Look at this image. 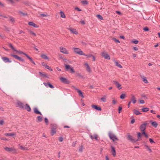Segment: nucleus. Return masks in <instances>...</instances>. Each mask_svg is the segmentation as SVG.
<instances>
[{
	"label": "nucleus",
	"instance_id": "nucleus-62",
	"mask_svg": "<svg viewBox=\"0 0 160 160\" xmlns=\"http://www.w3.org/2000/svg\"><path fill=\"white\" fill-rule=\"evenodd\" d=\"M59 140L60 142H62V141L63 139L62 137H60L59 138Z\"/></svg>",
	"mask_w": 160,
	"mask_h": 160
},
{
	"label": "nucleus",
	"instance_id": "nucleus-48",
	"mask_svg": "<svg viewBox=\"0 0 160 160\" xmlns=\"http://www.w3.org/2000/svg\"><path fill=\"white\" fill-rule=\"evenodd\" d=\"M83 148L82 146H81V147H80L79 151V152H82L83 151Z\"/></svg>",
	"mask_w": 160,
	"mask_h": 160
},
{
	"label": "nucleus",
	"instance_id": "nucleus-22",
	"mask_svg": "<svg viewBox=\"0 0 160 160\" xmlns=\"http://www.w3.org/2000/svg\"><path fill=\"white\" fill-rule=\"evenodd\" d=\"M24 109L26 110L28 112H30L31 111V108L29 106V105L27 104H26L25 106H24Z\"/></svg>",
	"mask_w": 160,
	"mask_h": 160
},
{
	"label": "nucleus",
	"instance_id": "nucleus-3",
	"mask_svg": "<svg viewBox=\"0 0 160 160\" xmlns=\"http://www.w3.org/2000/svg\"><path fill=\"white\" fill-rule=\"evenodd\" d=\"M60 51L61 52L64 54H69V52L66 48L60 47H59Z\"/></svg>",
	"mask_w": 160,
	"mask_h": 160
},
{
	"label": "nucleus",
	"instance_id": "nucleus-63",
	"mask_svg": "<svg viewBox=\"0 0 160 160\" xmlns=\"http://www.w3.org/2000/svg\"><path fill=\"white\" fill-rule=\"evenodd\" d=\"M91 57L92 58L93 60V61H95V60H96V58H95V57L93 55H92V56Z\"/></svg>",
	"mask_w": 160,
	"mask_h": 160
},
{
	"label": "nucleus",
	"instance_id": "nucleus-18",
	"mask_svg": "<svg viewBox=\"0 0 160 160\" xmlns=\"http://www.w3.org/2000/svg\"><path fill=\"white\" fill-rule=\"evenodd\" d=\"M4 148L5 150L8 152H13L15 151V149L13 148H10L8 147H4Z\"/></svg>",
	"mask_w": 160,
	"mask_h": 160
},
{
	"label": "nucleus",
	"instance_id": "nucleus-27",
	"mask_svg": "<svg viewBox=\"0 0 160 160\" xmlns=\"http://www.w3.org/2000/svg\"><path fill=\"white\" fill-rule=\"evenodd\" d=\"M150 122L151 123V125L155 128H156L157 127L158 124L156 122L150 121Z\"/></svg>",
	"mask_w": 160,
	"mask_h": 160
},
{
	"label": "nucleus",
	"instance_id": "nucleus-7",
	"mask_svg": "<svg viewBox=\"0 0 160 160\" xmlns=\"http://www.w3.org/2000/svg\"><path fill=\"white\" fill-rule=\"evenodd\" d=\"M128 139L130 140L131 141L133 142H136L137 141H139L138 139L136 140L133 138V137L129 134H128L127 136Z\"/></svg>",
	"mask_w": 160,
	"mask_h": 160
},
{
	"label": "nucleus",
	"instance_id": "nucleus-56",
	"mask_svg": "<svg viewBox=\"0 0 160 160\" xmlns=\"http://www.w3.org/2000/svg\"><path fill=\"white\" fill-rule=\"evenodd\" d=\"M132 42L135 43V44H137L138 42V41L137 40H134V41H132Z\"/></svg>",
	"mask_w": 160,
	"mask_h": 160
},
{
	"label": "nucleus",
	"instance_id": "nucleus-14",
	"mask_svg": "<svg viewBox=\"0 0 160 160\" xmlns=\"http://www.w3.org/2000/svg\"><path fill=\"white\" fill-rule=\"evenodd\" d=\"M113 82L118 89H120L122 88L121 85L118 81H114Z\"/></svg>",
	"mask_w": 160,
	"mask_h": 160
},
{
	"label": "nucleus",
	"instance_id": "nucleus-29",
	"mask_svg": "<svg viewBox=\"0 0 160 160\" xmlns=\"http://www.w3.org/2000/svg\"><path fill=\"white\" fill-rule=\"evenodd\" d=\"M114 62L115 63L116 65V66H117V67H118L119 68H122V66L120 63H119L118 62V61H114Z\"/></svg>",
	"mask_w": 160,
	"mask_h": 160
},
{
	"label": "nucleus",
	"instance_id": "nucleus-23",
	"mask_svg": "<svg viewBox=\"0 0 160 160\" xmlns=\"http://www.w3.org/2000/svg\"><path fill=\"white\" fill-rule=\"evenodd\" d=\"M4 135L7 136H13L16 135V133L14 132H12L11 133H6L4 134Z\"/></svg>",
	"mask_w": 160,
	"mask_h": 160
},
{
	"label": "nucleus",
	"instance_id": "nucleus-57",
	"mask_svg": "<svg viewBox=\"0 0 160 160\" xmlns=\"http://www.w3.org/2000/svg\"><path fill=\"white\" fill-rule=\"evenodd\" d=\"M16 51L20 54H23L24 55V54H26L25 53H24L23 52L21 51H17L16 50Z\"/></svg>",
	"mask_w": 160,
	"mask_h": 160
},
{
	"label": "nucleus",
	"instance_id": "nucleus-12",
	"mask_svg": "<svg viewBox=\"0 0 160 160\" xmlns=\"http://www.w3.org/2000/svg\"><path fill=\"white\" fill-rule=\"evenodd\" d=\"M60 79L62 82L65 84H68L69 83V82L64 78L61 77L60 78Z\"/></svg>",
	"mask_w": 160,
	"mask_h": 160
},
{
	"label": "nucleus",
	"instance_id": "nucleus-16",
	"mask_svg": "<svg viewBox=\"0 0 160 160\" xmlns=\"http://www.w3.org/2000/svg\"><path fill=\"white\" fill-rule=\"evenodd\" d=\"M2 59L5 63L11 62H12L10 60L9 58L7 57H3L2 58Z\"/></svg>",
	"mask_w": 160,
	"mask_h": 160
},
{
	"label": "nucleus",
	"instance_id": "nucleus-9",
	"mask_svg": "<svg viewBox=\"0 0 160 160\" xmlns=\"http://www.w3.org/2000/svg\"><path fill=\"white\" fill-rule=\"evenodd\" d=\"M111 152L113 157H115L116 156V152L115 150V148L112 146H111Z\"/></svg>",
	"mask_w": 160,
	"mask_h": 160
},
{
	"label": "nucleus",
	"instance_id": "nucleus-31",
	"mask_svg": "<svg viewBox=\"0 0 160 160\" xmlns=\"http://www.w3.org/2000/svg\"><path fill=\"white\" fill-rule=\"evenodd\" d=\"M133 113L135 114L138 115L141 114V113L139 112V111L137 110H134L133 111Z\"/></svg>",
	"mask_w": 160,
	"mask_h": 160
},
{
	"label": "nucleus",
	"instance_id": "nucleus-43",
	"mask_svg": "<svg viewBox=\"0 0 160 160\" xmlns=\"http://www.w3.org/2000/svg\"><path fill=\"white\" fill-rule=\"evenodd\" d=\"M126 97V94H122L121 95L120 98L121 99H123L125 98Z\"/></svg>",
	"mask_w": 160,
	"mask_h": 160
},
{
	"label": "nucleus",
	"instance_id": "nucleus-44",
	"mask_svg": "<svg viewBox=\"0 0 160 160\" xmlns=\"http://www.w3.org/2000/svg\"><path fill=\"white\" fill-rule=\"evenodd\" d=\"M142 110L143 112H146L149 110V108H142Z\"/></svg>",
	"mask_w": 160,
	"mask_h": 160
},
{
	"label": "nucleus",
	"instance_id": "nucleus-50",
	"mask_svg": "<svg viewBox=\"0 0 160 160\" xmlns=\"http://www.w3.org/2000/svg\"><path fill=\"white\" fill-rule=\"evenodd\" d=\"M48 86L51 88H54V87L53 85H52V84H51L50 83L48 82Z\"/></svg>",
	"mask_w": 160,
	"mask_h": 160
},
{
	"label": "nucleus",
	"instance_id": "nucleus-52",
	"mask_svg": "<svg viewBox=\"0 0 160 160\" xmlns=\"http://www.w3.org/2000/svg\"><path fill=\"white\" fill-rule=\"evenodd\" d=\"M45 122L46 124V125H48V118H45Z\"/></svg>",
	"mask_w": 160,
	"mask_h": 160
},
{
	"label": "nucleus",
	"instance_id": "nucleus-11",
	"mask_svg": "<svg viewBox=\"0 0 160 160\" xmlns=\"http://www.w3.org/2000/svg\"><path fill=\"white\" fill-rule=\"evenodd\" d=\"M109 137L110 138L112 139L113 141H118V139L117 138V137L114 135L109 134Z\"/></svg>",
	"mask_w": 160,
	"mask_h": 160
},
{
	"label": "nucleus",
	"instance_id": "nucleus-55",
	"mask_svg": "<svg viewBox=\"0 0 160 160\" xmlns=\"http://www.w3.org/2000/svg\"><path fill=\"white\" fill-rule=\"evenodd\" d=\"M143 30L145 31H149V28L147 27H146L143 28Z\"/></svg>",
	"mask_w": 160,
	"mask_h": 160
},
{
	"label": "nucleus",
	"instance_id": "nucleus-1",
	"mask_svg": "<svg viewBox=\"0 0 160 160\" xmlns=\"http://www.w3.org/2000/svg\"><path fill=\"white\" fill-rule=\"evenodd\" d=\"M51 134L52 136H53L54 134L56 133V129L57 128V126L56 124H51Z\"/></svg>",
	"mask_w": 160,
	"mask_h": 160
},
{
	"label": "nucleus",
	"instance_id": "nucleus-42",
	"mask_svg": "<svg viewBox=\"0 0 160 160\" xmlns=\"http://www.w3.org/2000/svg\"><path fill=\"white\" fill-rule=\"evenodd\" d=\"M40 16H42V17H47V16H49L48 15V14L47 13H44L41 14H40Z\"/></svg>",
	"mask_w": 160,
	"mask_h": 160
},
{
	"label": "nucleus",
	"instance_id": "nucleus-19",
	"mask_svg": "<svg viewBox=\"0 0 160 160\" xmlns=\"http://www.w3.org/2000/svg\"><path fill=\"white\" fill-rule=\"evenodd\" d=\"M11 56L14 58H16L17 59L19 60L20 61H21L23 62H24V60L23 59H22L20 57H18V56H17V55L11 54Z\"/></svg>",
	"mask_w": 160,
	"mask_h": 160
},
{
	"label": "nucleus",
	"instance_id": "nucleus-40",
	"mask_svg": "<svg viewBox=\"0 0 160 160\" xmlns=\"http://www.w3.org/2000/svg\"><path fill=\"white\" fill-rule=\"evenodd\" d=\"M60 14H61V17L62 18H65V17H66L65 15L63 12H62V11L60 12Z\"/></svg>",
	"mask_w": 160,
	"mask_h": 160
},
{
	"label": "nucleus",
	"instance_id": "nucleus-4",
	"mask_svg": "<svg viewBox=\"0 0 160 160\" xmlns=\"http://www.w3.org/2000/svg\"><path fill=\"white\" fill-rule=\"evenodd\" d=\"M65 67L67 70L68 71L69 70H70L71 72V73H73L75 72V70L73 69V68L71 67L70 65H65Z\"/></svg>",
	"mask_w": 160,
	"mask_h": 160
},
{
	"label": "nucleus",
	"instance_id": "nucleus-30",
	"mask_svg": "<svg viewBox=\"0 0 160 160\" xmlns=\"http://www.w3.org/2000/svg\"><path fill=\"white\" fill-rule=\"evenodd\" d=\"M41 57L44 59L49 60V58L46 56V55L44 54H41Z\"/></svg>",
	"mask_w": 160,
	"mask_h": 160
},
{
	"label": "nucleus",
	"instance_id": "nucleus-6",
	"mask_svg": "<svg viewBox=\"0 0 160 160\" xmlns=\"http://www.w3.org/2000/svg\"><path fill=\"white\" fill-rule=\"evenodd\" d=\"M68 29L69 30L71 33L75 34L76 35L78 34V32L76 29L73 28L71 27H69Z\"/></svg>",
	"mask_w": 160,
	"mask_h": 160
},
{
	"label": "nucleus",
	"instance_id": "nucleus-47",
	"mask_svg": "<svg viewBox=\"0 0 160 160\" xmlns=\"http://www.w3.org/2000/svg\"><path fill=\"white\" fill-rule=\"evenodd\" d=\"M9 46L14 51H16V49L12 46L11 44H9Z\"/></svg>",
	"mask_w": 160,
	"mask_h": 160
},
{
	"label": "nucleus",
	"instance_id": "nucleus-35",
	"mask_svg": "<svg viewBox=\"0 0 160 160\" xmlns=\"http://www.w3.org/2000/svg\"><path fill=\"white\" fill-rule=\"evenodd\" d=\"M29 33H30V34L32 35V36H36V34L34 33V32H33V31H29Z\"/></svg>",
	"mask_w": 160,
	"mask_h": 160
},
{
	"label": "nucleus",
	"instance_id": "nucleus-49",
	"mask_svg": "<svg viewBox=\"0 0 160 160\" xmlns=\"http://www.w3.org/2000/svg\"><path fill=\"white\" fill-rule=\"evenodd\" d=\"M20 149L22 150H27L28 148H24L22 146H20Z\"/></svg>",
	"mask_w": 160,
	"mask_h": 160
},
{
	"label": "nucleus",
	"instance_id": "nucleus-32",
	"mask_svg": "<svg viewBox=\"0 0 160 160\" xmlns=\"http://www.w3.org/2000/svg\"><path fill=\"white\" fill-rule=\"evenodd\" d=\"M39 73L41 76H42L43 77H48V75L47 74H46L45 73H44V72L42 73L41 72H39Z\"/></svg>",
	"mask_w": 160,
	"mask_h": 160
},
{
	"label": "nucleus",
	"instance_id": "nucleus-24",
	"mask_svg": "<svg viewBox=\"0 0 160 160\" xmlns=\"http://www.w3.org/2000/svg\"><path fill=\"white\" fill-rule=\"evenodd\" d=\"M33 110L34 113H35L37 114H39L41 115H42L41 112L38 110V109L37 108H34L33 109Z\"/></svg>",
	"mask_w": 160,
	"mask_h": 160
},
{
	"label": "nucleus",
	"instance_id": "nucleus-60",
	"mask_svg": "<svg viewBox=\"0 0 160 160\" xmlns=\"http://www.w3.org/2000/svg\"><path fill=\"white\" fill-rule=\"evenodd\" d=\"M138 137L139 138H140L141 137V133L140 132H138Z\"/></svg>",
	"mask_w": 160,
	"mask_h": 160
},
{
	"label": "nucleus",
	"instance_id": "nucleus-8",
	"mask_svg": "<svg viewBox=\"0 0 160 160\" xmlns=\"http://www.w3.org/2000/svg\"><path fill=\"white\" fill-rule=\"evenodd\" d=\"M17 106L21 108L22 109H24V106L22 103L21 102L18 101L16 102Z\"/></svg>",
	"mask_w": 160,
	"mask_h": 160
},
{
	"label": "nucleus",
	"instance_id": "nucleus-41",
	"mask_svg": "<svg viewBox=\"0 0 160 160\" xmlns=\"http://www.w3.org/2000/svg\"><path fill=\"white\" fill-rule=\"evenodd\" d=\"M0 17H1L4 18H8L9 16L8 15H3L1 14V16H0Z\"/></svg>",
	"mask_w": 160,
	"mask_h": 160
},
{
	"label": "nucleus",
	"instance_id": "nucleus-46",
	"mask_svg": "<svg viewBox=\"0 0 160 160\" xmlns=\"http://www.w3.org/2000/svg\"><path fill=\"white\" fill-rule=\"evenodd\" d=\"M84 55H83L86 56L87 58H88L91 57H92V54H85L84 53Z\"/></svg>",
	"mask_w": 160,
	"mask_h": 160
},
{
	"label": "nucleus",
	"instance_id": "nucleus-15",
	"mask_svg": "<svg viewBox=\"0 0 160 160\" xmlns=\"http://www.w3.org/2000/svg\"><path fill=\"white\" fill-rule=\"evenodd\" d=\"M131 102H132L133 103H135L137 102V100L135 96L133 94L131 95Z\"/></svg>",
	"mask_w": 160,
	"mask_h": 160
},
{
	"label": "nucleus",
	"instance_id": "nucleus-36",
	"mask_svg": "<svg viewBox=\"0 0 160 160\" xmlns=\"http://www.w3.org/2000/svg\"><path fill=\"white\" fill-rule=\"evenodd\" d=\"M145 147L146 149H147L150 152H152V151L149 147L147 145H145Z\"/></svg>",
	"mask_w": 160,
	"mask_h": 160
},
{
	"label": "nucleus",
	"instance_id": "nucleus-13",
	"mask_svg": "<svg viewBox=\"0 0 160 160\" xmlns=\"http://www.w3.org/2000/svg\"><path fill=\"white\" fill-rule=\"evenodd\" d=\"M84 66L86 68L87 71L89 72H91V68L87 62L85 63Z\"/></svg>",
	"mask_w": 160,
	"mask_h": 160
},
{
	"label": "nucleus",
	"instance_id": "nucleus-39",
	"mask_svg": "<svg viewBox=\"0 0 160 160\" xmlns=\"http://www.w3.org/2000/svg\"><path fill=\"white\" fill-rule=\"evenodd\" d=\"M8 18H9L10 21H11V22H14V21H15L14 18H13L11 16H9Z\"/></svg>",
	"mask_w": 160,
	"mask_h": 160
},
{
	"label": "nucleus",
	"instance_id": "nucleus-21",
	"mask_svg": "<svg viewBox=\"0 0 160 160\" xmlns=\"http://www.w3.org/2000/svg\"><path fill=\"white\" fill-rule=\"evenodd\" d=\"M28 25L30 26H32L35 28H38L39 26L38 25L35 24L32 22H29L28 23Z\"/></svg>",
	"mask_w": 160,
	"mask_h": 160
},
{
	"label": "nucleus",
	"instance_id": "nucleus-54",
	"mask_svg": "<svg viewBox=\"0 0 160 160\" xmlns=\"http://www.w3.org/2000/svg\"><path fill=\"white\" fill-rule=\"evenodd\" d=\"M46 68L48 69H49V70L51 71H52V69L50 68V67H49L47 65L46 67Z\"/></svg>",
	"mask_w": 160,
	"mask_h": 160
},
{
	"label": "nucleus",
	"instance_id": "nucleus-59",
	"mask_svg": "<svg viewBox=\"0 0 160 160\" xmlns=\"http://www.w3.org/2000/svg\"><path fill=\"white\" fill-rule=\"evenodd\" d=\"M139 101L140 103L141 104H143L145 102L144 100H140Z\"/></svg>",
	"mask_w": 160,
	"mask_h": 160
},
{
	"label": "nucleus",
	"instance_id": "nucleus-25",
	"mask_svg": "<svg viewBox=\"0 0 160 160\" xmlns=\"http://www.w3.org/2000/svg\"><path fill=\"white\" fill-rule=\"evenodd\" d=\"M36 121L38 122H41L42 121V117L40 116H38Z\"/></svg>",
	"mask_w": 160,
	"mask_h": 160
},
{
	"label": "nucleus",
	"instance_id": "nucleus-17",
	"mask_svg": "<svg viewBox=\"0 0 160 160\" xmlns=\"http://www.w3.org/2000/svg\"><path fill=\"white\" fill-rule=\"evenodd\" d=\"M90 137L92 140L95 139L96 140H98V136L97 134H94L93 135H92L91 134H90Z\"/></svg>",
	"mask_w": 160,
	"mask_h": 160
},
{
	"label": "nucleus",
	"instance_id": "nucleus-20",
	"mask_svg": "<svg viewBox=\"0 0 160 160\" xmlns=\"http://www.w3.org/2000/svg\"><path fill=\"white\" fill-rule=\"evenodd\" d=\"M91 107L93 108L96 109L97 110L101 111V108L99 106H98L94 105H92Z\"/></svg>",
	"mask_w": 160,
	"mask_h": 160
},
{
	"label": "nucleus",
	"instance_id": "nucleus-2",
	"mask_svg": "<svg viewBox=\"0 0 160 160\" xmlns=\"http://www.w3.org/2000/svg\"><path fill=\"white\" fill-rule=\"evenodd\" d=\"M72 49L74 52L76 54H78L80 55H84V53L83 51H82L81 49L79 48H73Z\"/></svg>",
	"mask_w": 160,
	"mask_h": 160
},
{
	"label": "nucleus",
	"instance_id": "nucleus-64",
	"mask_svg": "<svg viewBox=\"0 0 160 160\" xmlns=\"http://www.w3.org/2000/svg\"><path fill=\"white\" fill-rule=\"evenodd\" d=\"M82 3L84 4H87L88 3V2L86 1H83L82 2Z\"/></svg>",
	"mask_w": 160,
	"mask_h": 160
},
{
	"label": "nucleus",
	"instance_id": "nucleus-61",
	"mask_svg": "<svg viewBox=\"0 0 160 160\" xmlns=\"http://www.w3.org/2000/svg\"><path fill=\"white\" fill-rule=\"evenodd\" d=\"M42 65L43 66H45V67H46V66H47V63H46L44 62H42Z\"/></svg>",
	"mask_w": 160,
	"mask_h": 160
},
{
	"label": "nucleus",
	"instance_id": "nucleus-33",
	"mask_svg": "<svg viewBox=\"0 0 160 160\" xmlns=\"http://www.w3.org/2000/svg\"><path fill=\"white\" fill-rule=\"evenodd\" d=\"M112 103L113 104H115L117 103V101L114 98H112Z\"/></svg>",
	"mask_w": 160,
	"mask_h": 160
},
{
	"label": "nucleus",
	"instance_id": "nucleus-5",
	"mask_svg": "<svg viewBox=\"0 0 160 160\" xmlns=\"http://www.w3.org/2000/svg\"><path fill=\"white\" fill-rule=\"evenodd\" d=\"M101 55L104 57L105 59H110V57L108 53L105 52H102L101 53Z\"/></svg>",
	"mask_w": 160,
	"mask_h": 160
},
{
	"label": "nucleus",
	"instance_id": "nucleus-34",
	"mask_svg": "<svg viewBox=\"0 0 160 160\" xmlns=\"http://www.w3.org/2000/svg\"><path fill=\"white\" fill-rule=\"evenodd\" d=\"M9 3L13 4L15 3V2L14 0H6Z\"/></svg>",
	"mask_w": 160,
	"mask_h": 160
},
{
	"label": "nucleus",
	"instance_id": "nucleus-51",
	"mask_svg": "<svg viewBox=\"0 0 160 160\" xmlns=\"http://www.w3.org/2000/svg\"><path fill=\"white\" fill-rule=\"evenodd\" d=\"M112 40L116 42L120 43V41L116 39L115 38H112Z\"/></svg>",
	"mask_w": 160,
	"mask_h": 160
},
{
	"label": "nucleus",
	"instance_id": "nucleus-58",
	"mask_svg": "<svg viewBox=\"0 0 160 160\" xmlns=\"http://www.w3.org/2000/svg\"><path fill=\"white\" fill-rule=\"evenodd\" d=\"M4 123V121L3 120H1L0 121V125H3Z\"/></svg>",
	"mask_w": 160,
	"mask_h": 160
},
{
	"label": "nucleus",
	"instance_id": "nucleus-45",
	"mask_svg": "<svg viewBox=\"0 0 160 160\" xmlns=\"http://www.w3.org/2000/svg\"><path fill=\"white\" fill-rule=\"evenodd\" d=\"M97 17L98 19H99L100 20L103 19V18H102V16L101 15H97Z\"/></svg>",
	"mask_w": 160,
	"mask_h": 160
},
{
	"label": "nucleus",
	"instance_id": "nucleus-26",
	"mask_svg": "<svg viewBox=\"0 0 160 160\" xmlns=\"http://www.w3.org/2000/svg\"><path fill=\"white\" fill-rule=\"evenodd\" d=\"M24 55H25L29 59L31 62H32L34 65H35V63L33 61L32 58H31L29 56L26 54H24Z\"/></svg>",
	"mask_w": 160,
	"mask_h": 160
},
{
	"label": "nucleus",
	"instance_id": "nucleus-37",
	"mask_svg": "<svg viewBox=\"0 0 160 160\" xmlns=\"http://www.w3.org/2000/svg\"><path fill=\"white\" fill-rule=\"evenodd\" d=\"M142 79H143V82L145 83H148V80L146 79V78L145 77H143L142 78Z\"/></svg>",
	"mask_w": 160,
	"mask_h": 160
},
{
	"label": "nucleus",
	"instance_id": "nucleus-53",
	"mask_svg": "<svg viewBox=\"0 0 160 160\" xmlns=\"http://www.w3.org/2000/svg\"><path fill=\"white\" fill-rule=\"evenodd\" d=\"M122 108L121 107L119 106L118 108V112L119 113H120L121 112L122 110Z\"/></svg>",
	"mask_w": 160,
	"mask_h": 160
},
{
	"label": "nucleus",
	"instance_id": "nucleus-10",
	"mask_svg": "<svg viewBox=\"0 0 160 160\" xmlns=\"http://www.w3.org/2000/svg\"><path fill=\"white\" fill-rule=\"evenodd\" d=\"M147 123L146 122H144L140 127V129L141 131H144L146 128Z\"/></svg>",
	"mask_w": 160,
	"mask_h": 160
},
{
	"label": "nucleus",
	"instance_id": "nucleus-38",
	"mask_svg": "<svg viewBox=\"0 0 160 160\" xmlns=\"http://www.w3.org/2000/svg\"><path fill=\"white\" fill-rule=\"evenodd\" d=\"M101 100L103 102H105L106 101V98L105 96H104L103 97L101 98Z\"/></svg>",
	"mask_w": 160,
	"mask_h": 160
},
{
	"label": "nucleus",
	"instance_id": "nucleus-28",
	"mask_svg": "<svg viewBox=\"0 0 160 160\" xmlns=\"http://www.w3.org/2000/svg\"><path fill=\"white\" fill-rule=\"evenodd\" d=\"M76 89L77 90V91L78 92V93L79 96H81V97H82V98H83L84 96L83 95L82 92H81V90H79L78 89H77V88H76Z\"/></svg>",
	"mask_w": 160,
	"mask_h": 160
}]
</instances>
